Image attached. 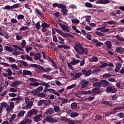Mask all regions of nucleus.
Wrapping results in <instances>:
<instances>
[{
    "label": "nucleus",
    "mask_w": 124,
    "mask_h": 124,
    "mask_svg": "<svg viewBox=\"0 0 124 124\" xmlns=\"http://www.w3.org/2000/svg\"><path fill=\"white\" fill-rule=\"evenodd\" d=\"M29 65L30 67H36V68L41 69L43 71V72H50V71H52L51 68H44L42 66H40V65H37L36 64H30Z\"/></svg>",
    "instance_id": "nucleus-1"
},
{
    "label": "nucleus",
    "mask_w": 124,
    "mask_h": 124,
    "mask_svg": "<svg viewBox=\"0 0 124 124\" xmlns=\"http://www.w3.org/2000/svg\"><path fill=\"white\" fill-rule=\"evenodd\" d=\"M43 91V86H39L38 88L34 89L31 92V94L35 96V95H38L39 93H41Z\"/></svg>",
    "instance_id": "nucleus-2"
},
{
    "label": "nucleus",
    "mask_w": 124,
    "mask_h": 124,
    "mask_svg": "<svg viewBox=\"0 0 124 124\" xmlns=\"http://www.w3.org/2000/svg\"><path fill=\"white\" fill-rule=\"evenodd\" d=\"M83 46H82V45L81 44L78 43L75 45L74 46V49L77 52V53H78V54H81V49H82Z\"/></svg>",
    "instance_id": "nucleus-3"
},
{
    "label": "nucleus",
    "mask_w": 124,
    "mask_h": 124,
    "mask_svg": "<svg viewBox=\"0 0 124 124\" xmlns=\"http://www.w3.org/2000/svg\"><path fill=\"white\" fill-rule=\"evenodd\" d=\"M117 92V89L111 86H108L106 89L107 93H115Z\"/></svg>",
    "instance_id": "nucleus-4"
},
{
    "label": "nucleus",
    "mask_w": 124,
    "mask_h": 124,
    "mask_svg": "<svg viewBox=\"0 0 124 124\" xmlns=\"http://www.w3.org/2000/svg\"><path fill=\"white\" fill-rule=\"evenodd\" d=\"M59 25L60 27H61V28L62 29V31H66L69 32L70 29L66 25L62 24L60 23H59Z\"/></svg>",
    "instance_id": "nucleus-5"
},
{
    "label": "nucleus",
    "mask_w": 124,
    "mask_h": 124,
    "mask_svg": "<svg viewBox=\"0 0 124 124\" xmlns=\"http://www.w3.org/2000/svg\"><path fill=\"white\" fill-rule=\"evenodd\" d=\"M96 4H107L110 3L109 0H97L95 1Z\"/></svg>",
    "instance_id": "nucleus-6"
},
{
    "label": "nucleus",
    "mask_w": 124,
    "mask_h": 124,
    "mask_svg": "<svg viewBox=\"0 0 124 124\" xmlns=\"http://www.w3.org/2000/svg\"><path fill=\"white\" fill-rule=\"evenodd\" d=\"M37 113H38V110L35 109H31L28 112V117H31L32 115H36Z\"/></svg>",
    "instance_id": "nucleus-7"
},
{
    "label": "nucleus",
    "mask_w": 124,
    "mask_h": 124,
    "mask_svg": "<svg viewBox=\"0 0 124 124\" xmlns=\"http://www.w3.org/2000/svg\"><path fill=\"white\" fill-rule=\"evenodd\" d=\"M61 35L63 37H71V38H75V36L69 33H64L63 32H62Z\"/></svg>",
    "instance_id": "nucleus-8"
},
{
    "label": "nucleus",
    "mask_w": 124,
    "mask_h": 124,
    "mask_svg": "<svg viewBox=\"0 0 124 124\" xmlns=\"http://www.w3.org/2000/svg\"><path fill=\"white\" fill-rule=\"evenodd\" d=\"M46 120L49 123H52V124L54 123H57L58 122L57 119L53 118V117L50 116L46 117Z\"/></svg>",
    "instance_id": "nucleus-9"
},
{
    "label": "nucleus",
    "mask_w": 124,
    "mask_h": 124,
    "mask_svg": "<svg viewBox=\"0 0 124 124\" xmlns=\"http://www.w3.org/2000/svg\"><path fill=\"white\" fill-rule=\"evenodd\" d=\"M41 118H42V114L36 115L33 118L34 122L37 123L38 122H40L41 121Z\"/></svg>",
    "instance_id": "nucleus-10"
},
{
    "label": "nucleus",
    "mask_w": 124,
    "mask_h": 124,
    "mask_svg": "<svg viewBox=\"0 0 124 124\" xmlns=\"http://www.w3.org/2000/svg\"><path fill=\"white\" fill-rule=\"evenodd\" d=\"M22 84V81L19 80H16L14 81L13 83L11 85V87H13V88H15V87H18V86H19V85H21Z\"/></svg>",
    "instance_id": "nucleus-11"
},
{
    "label": "nucleus",
    "mask_w": 124,
    "mask_h": 124,
    "mask_svg": "<svg viewBox=\"0 0 124 124\" xmlns=\"http://www.w3.org/2000/svg\"><path fill=\"white\" fill-rule=\"evenodd\" d=\"M82 73H83V75L88 77L92 74V70H88L87 71L86 70H82Z\"/></svg>",
    "instance_id": "nucleus-12"
},
{
    "label": "nucleus",
    "mask_w": 124,
    "mask_h": 124,
    "mask_svg": "<svg viewBox=\"0 0 124 124\" xmlns=\"http://www.w3.org/2000/svg\"><path fill=\"white\" fill-rule=\"evenodd\" d=\"M45 114L46 115H52V114H54V108H47L45 112Z\"/></svg>",
    "instance_id": "nucleus-13"
},
{
    "label": "nucleus",
    "mask_w": 124,
    "mask_h": 124,
    "mask_svg": "<svg viewBox=\"0 0 124 124\" xmlns=\"http://www.w3.org/2000/svg\"><path fill=\"white\" fill-rule=\"evenodd\" d=\"M80 51L81 53H79V55H84V54H85V55H88V54H89V50L87 48L82 47L80 49Z\"/></svg>",
    "instance_id": "nucleus-14"
},
{
    "label": "nucleus",
    "mask_w": 124,
    "mask_h": 124,
    "mask_svg": "<svg viewBox=\"0 0 124 124\" xmlns=\"http://www.w3.org/2000/svg\"><path fill=\"white\" fill-rule=\"evenodd\" d=\"M35 13L41 17H44V14L37 8L35 9Z\"/></svg>",
    "instance_id": "nucleus-15"
},
{
    "label": "nucleus",
    "mask_w": 124,
    "mask_h": 124,
    "mask_svg": "<svg viewBox=\"0 0 124 124\" xmlns=\"http://www.w3.org/2000/svg\"><path fill=\"white\" fill-rule=\"evenodd\" d=\"M122 68V64H121L120 62H117L116 64V67L115 69V72H119L120 71V70Z\"/></svg>",
    "instance_id": "nucleus-16"
},
{
    "label": "nucleus",
    "mask_w": 124,
    "mask_h": 124,
    "mask_svg": "<svg viewBox=\"0 0 124 124\" xmlns=\"http://www.w3.org/2000/svg\"><path fill=\"white\" fill-rule=\"evenodd\" d=\"M29 100L30 99H27L25 100V103L26 104L27 103V105L26 106V108H30V107H31V106L33 105V103L31 101H29Z\"/></svg>",
    "instance_id": "nucleus-17"
},
{
    "label": "nucleus",
    "mask_w": 124,
    "mask_h": 124,
    "mask_svg": "<svg viewBox=\"0 0 124 124\" xmlns=\"http://www.w3.org/2000/svg\"><path fill=\"white\" fill-rule=\"evenodd\" d=\"M7 72L8 74L5 73H3V76L4 77H7L8 76H11L12 75V72L10 68L7 69Z\"/></svg>",
    "instance_id": "nucleus-18"
},
{
    "label": "nucleus",
    "mask_w": 124,
    "mask_h": 124,
    "mask_svg": "<svg viewBox=\"0 0 124 124\" xmlns=\"http://www.w3.org/2000/svg\"><path fill=\"white\" fill-rule=\"evenodd\" d=\"M72 60H73L70 62L71 64L72 65H76L77 63H79V62H80V61L79 60L76 59L75 58H73Z\"/></svg>",
    "instance_id": "nucleus-19"
},
{
    "label": "nucleus",
    "mask_w": 124,
    "mask_h": 124,
    "mask_svg": "<svg viewBox=\"0 0 124 124\" xmlns=\"http://www.w3.org/2000/svg\"><path fill=\"white\" fill-rule=\"evenodd\" d=\"M23 76H26V75H29V76H31L32 75V73L30 71H28L27 70H24L23 71Z\"/></svg>",
    "instance_id": "nucleus-20"
},
{
    "label": "nucleus",
    "mask_w": 124,
    "mask_h": 124,
    "mask_svg": "<svg viewBox=\"0 0 124 124\" xmlns=\"http://www.w3.org/2000/svg\"><path fill=\"white\" fill-rule=\"evenodd\" d=\"M41 57H42L41 54L38 53L35 54L33 59L34 60H35V61H38L39 60H40V59H41Z\"/></svg>",
    "instance_id": "nucleus-21"
},
{
    "label": "nucleus",
    "mask_w": 124,
    "mask_h": 124,
    "mask_svg": "<svg viewBox=\"0 0 124 124\" xmlns=\"http://www.w3.org/2000/svg\"><path fill=\"white\" fill-rule=\"evenodd\" d=\"M82 82L83 83L81 85L82 89H85V88H86V87H88V86L89 85V81H86V80H85V79H84L82 81Z\"/></svg>",
    "instance_id": "nucleus-22"
},
{
    "label": "nucleus",
    "mask_w": 124,
    "mask_h": 124,
    "mask_svg": "<svg viewBox=\"0 0 124 124\" xmlns=\"http://www.w3.org/2000/svg\"><path fill=\"white\" fill-rule=\"evenodd\" d=\"M104 44L105 45H106V46L108 47V49L110 48H112V43H111L110 41L105 42Z\"/></svg>",
    "instance_id": "nucleus-23"
},
{
    "label": "nucleus",
    "mask_w": 124,
    "mask_h": 124,
    "mask_svg": "<svg viewBox=\"0 0 124 124\" xmlns=\"http://www.w3.org/2000/svg\"><path fill=\"white\" fill-rule=\"evenodd\" d=\"M70 116L71 118H77L79 116V113L76 112H71Z\"/></svg>",
    "instance_id": "nucleus-24"
},
{
    "label": "nucleus",
    "mask_w": 124,
    "mask_h": 124,
    "mask_svg": "<svg viewBox=\"0 0 124 124\" xmlns=\"http://www.w3.org/2000/svg\"><path fill=\"white\" fill-rule=\"evenodd\" d=\"M90 62H98V58L95 56H93L91 59L90 60Z\"/></svg>",
    "instance_id": "nucleus-25"
},
{
    "label": "nucleus",
    "mask_w": 124,
    "mask_h": 124,
    "mask_svg": "<svg viewBox=\"0 0 124 124\" xmlns=\"http://www.w3.org/2000/svg\"><path fill=\"white\" fill-rule=\"evenodd\" d=\"M93 87H97V88H101L102 84H101V82H96L93 84Z\"/></svg>",
    "instance_id": "nucleus-26"
},
{
    "label": "nucleus",
    "mask_w": 124,
    "mask_h": 124,
    "mask_svg": "<svg viewBox=\"0 0 124 124\" xmlns=\"http://www.w3.org/2000/svg\"><path fill=\"white\" fill-rule=\"evenodd\" d=\"M61 12L62 13V15H63V16H66V15H67L68 10H67L65 8H64L61 10Z\"/></svg>",
    "instance_id": "nucleus-27"
},
{
    "label": "nucleus",
    "mask_w": 124,
    "mask_h": 124,
    "mask_svg": "<svg viewBox=\"0 0 124 124\" xmlns=\"http://www.w3.org/2000/svg\"><path fill=\"white\" fill-rule=\"evenodd\" d=\"M92 92L93 93H96V94H98V93H100V91L99 90V89L96 87L93 88L92 89Z\"/></svg>",
    "instance_id": "nucleus-28"
},
{
    "label": "nucleus",
    "mask_w": 124,
    "mask_h": 124,
    "mask_svg": "<svg viewBox=\"0 0 124 124\" xmlns=\"http://www.w3.org/2000/svg\"><path fill=\"white\" fill-rule=\"evenodd\" d=\"M102 104H105L106 105H108V106H112L113 105V103L109 101H104L102 102Z\"/></svg>",
    "instance_id": "nucleus-29"
},
{
    "label": "nucleus",
    "mask_w": 124,
    "mask_h": 124,
    "mask_svg": "<svg viewBox=\"0 0 124 124\" xmlns=\"http://www.w3.org/2000/svg\"><path fill=\"white\" fill-rule=\"evenodd\" d=\"M102 77L104 79H108V78H110V77H112V75L109 73L104 74L102 76Z\"/></svg>",
    "instance_id": "nucleus-30"
},
{
    "label": "nucleus",
    "mask_w": 124,
    "mask_h": 124,
    "mask_svg": "<svg viewBox=\"0 0 124 124\" xmlns=\"http://www.w3.org/2000/svg\"><path fill=\"white\" fill-rule=\"evenodd\" d=\"M85 6L88 8H93V4H91V2H85Z\"/></svg>",
    "instance_id": "nucleus-31"
},
{
    "label": "nucleus",
    "mask_w": 124,
    "mask_h": 124,
    "mask_svg": "<svg viewBox=\"0 0 124 124\" xmlns=\"http://www.w3.org/2000/svg\"><path fill=\"white\" fill-rule=\"evenodd\" d=\"M58 42L60 44H64V40L61 36H58Z\"/></svg>",
    "instance_id": "nucleus-32"
},
{
    "label": "nucleus",
    "mask_w": 124,
    "mask_h": 124,
    "mask_svg": "<svg viewBox=\"0 0 124 124\" xmlns=\"http://www.w3.org/2000/svg\"><path fill=\"white\" fill-rule=\"evenodd\" d=\"M80 93H81V94H92L93 93V92L91 91H81Z\"/></svg>",
    "instance_id": "nucleus-33"
},
{
    "label": "nucleus",
    "mask_w": 124,
    "mask_h": 124,
    "mask_svg": "<svg viewBox=\"0 0 124 124\" xmlns=\"http://www.w3.org/2000/svg\"><path fill=\"white\" fill-rule=\"evenodd\" d=\"M18 62H20V63H21V64H22V65H24V66H28L29 64H28V63L23 60H20L19 61H18Z\"/></svg>",
    "instance_id": "nucleus-34"
},
{
    "label": "nucleus",
    "mask_w": 124,
    "mask_h": 124,
    "mask_svg": "<svg viewBox=\"0 0 124 124\" xmlns=\"http://www.w3.org/2000/svg\"><path fill=\"white\" fill-rule=\"evenodd\" d=\"M40 85L41 86H45V87H51L50 86V85H49L48 82V83H46V82H45V81L41 82L40 83Z\"/></svg>",
    "instance_id": "nucleus-35"
},
{
    "label": "nucleus",
    "mask_w": 124,
    "mask_h": 124,
    "mask_svg": "<svg viewBox=\"0 0 124 124\" xmlns=\"http://www.w3.org/2000/svg\"><path fill=\"white\" fill-rule=\"evenodd\" d=\"M71 108L72 110H74L77 108V104L76 103H73L71 104Z\"/></svg>",
    "instance_id": "nucleus-36"
},
{
    "label": "nucleus",
    "mask_w": 124,
    "mask_h": 124,
    "mask_svg": "<svg viewBox=\"0 0 124 124\" xmlns=\"http://www.w3.org/2000/svg\"><path fill=\"white\" fill-rule=\"evenodd\" d=\"M5 49L6 51H8V52H11L13 51V48L12 47H10L8 46H5Z\"/></svg>",
    "instance_id": "nucleus-37"
},
{
    "label": "nucleus",
    "mask_w": 124,
    "mask_h": 124,
    "mask_svg": "<svg viewBox=\"0 0 124 124\" xmlns=\"http://www.w3.org/2000/svg\"><path fill=\"white\" fill-rule=\"evenodd\" d=\"M100 83L101 85H108L109 84V82L106 79H102L100 81Z\"/></svg>",
    "instance_id": "nucleus-38"
},
{
    "label": "nucleus",
    "mask_w": 124,
    "mask_h": 124,
    "mask_svg": "<svg viewBox=\"0 0 124 124\" xmlns=\"http://www.w3.org/2000/svg\"><path fill=\"white\" fill-rule=\"evenodd\" d=\"M42 28H49L50 24H47L46 22H43L41 25Z\"/></svg>",
    "instance_id": "nucleus-39"
},
{
    "label": "nucleus",
    "mask_w": 124,
    "mask_h": 124,
    "mask_svg": "<svg viewBox=\"0 0 124 124\" xmlns=\"http://www.w3.org/2000/svg\"><path fill=\"white\" fill-rule=\"evenodd\" d=\"M43 77L46 79H47V80H52V77L46 74H43Z\"/></svg>",
    "instance_id": "nucleus-40"
},
{
    "label": "nucleus",
    "mask_w": 124,
    "mask_h": 124,
    "mask_svg": "<svg viewBox=\"0 0 124 124\" xmlns=\"http://www.w3.org/2000/svg\"><path fill=\"white\" fill-rule=\"evenodd\" d=\"M71 22L73 24H79L80 23V20L77 19V18H74L71 20Z\"/></svg>",
    "instance_id": "nucleus-41"
},
{
    "label": "nucleus",
    "mask_w": 124,
    "mask_h": 124,
    "mask_svg": "<svg viewBox=\"0 0 124 124\" xmlns=\"http://www.w3.org/2000/svg\"><path fill=\"white\" fill-rule=\"evenodd\" d=\"M30 86H32L33 87H38L39 86L40 83L39 82H31L29 84Z\"/></svg>",
    "instance_id": "nucleus-42"
},
{
    "label": "nucleus",
    "mask_w": 124,
    "mask_h": 124,
    "mask_svg": "<svg viewBox=\"0 0 124 124\" xmlns=\"http://www.w3.org/2000/svg\"><path fill=\"white\" fill-rule=\"evenodd\" d=\"M100 71H101V70L99 68H96L93 70L92 73H99Z\"/></svg>",
    "instance_id": "nucleus-43"
},
{
    "label": "nucleus",
    "mask_w": 124,
    "mask_h": 124,
    "mask_svg": "<svg viewBox=\"0 0 124 124\" xmlns=\"http://www.w3.org/2000/svg\"><path fill=\"white\" fill-rule=\"evenodd\" d=\"M44 105L45 106H48V105H50L51 104V100H44Z\"/></svg>",
    "instance_id": "nucleus-44"
},
{
    "label": "nucleus",
    "mask_w": 124,
    "mask_h": 124,
    "mask_svg": "<svg viewBox=\"0 0 124 124\" xmlns=\"http://www.w3.org/2000/svg\"><path fill=\"white\" fill-rule=\"evenodd\" d=\"M15 118H16V114L12 115L11 118H10L9 122L12 123V122L14 121V119H15Z\"/></svg>",
    "instance_id": "nucleus-45"
},
{
    "label": "nucleus",
    "mask_w": 124,
    "mask_h": 124,
    "mask_svg": "<svg viewBox=\"0 0 124 124\" xmlns=\"http://www.w3.org/2000/svg\"><path fill=\"white\" fill-rule=\"evenodd\" d=\"M25 111L24 110H21L18 113L17 115L18 117H23L25 115Z\"/></svg>",
    "instance_id": "nucleus-46"
},
{
    "label": "nucleus",
    "mask_w": 124,
    "mask_h": 124,
    "mask_svg": "<svg viewBox=\"0 0 124 124\" xmlns=\"http://www.w3.org/2000/svg\"><path fill=\"white\" fill-rule=\"evenodd\" d=\"M54 111L55 112H56L57 113H60L61 112V108L60 107L58 106H55L54 107Z\"/></svg>",
    "instance_id": "nucleus-47"
},
{
    "label": "nucleus",
    "mask_w": 124,
    "mask_h": 124,
    "mask_svg": "<svg viewBox=\"0 0 124 124\" xmlns=\"http://www.w3.org/2000/svg\"><path fill=\"white\" fill-rule=\"evenodd\" d=\"M81 75H83V73H77L75 74V79H77L78 78H79V77H81Z\"/></svg>",
    "instance_id": "nucleus-48"
},
{
    "label": "nucleus",
    "mask_w": 124,
    "mask_h": 124,
    "mask_svg": "<svg viewBox=\"0 0 124 124\" xmlns=\"http://www.w3.org/2000/svg\"><path fill=\"white\" fill-rule=\"evenodd\" d=\"M124 106L114 108H113V110H114L113 112H115V111L117 112V111H116V110H121V109H124Z\"/></svg>",
    "instance_id": "nucleus-49"
},
{
    "label": "nucleus",
    "mask_w": 124,
    "mask_h": 124,
    "mask_svg": "<svg viewBox=\"0 0 124 124\" xmlns=\"http://www.w3.org/2000/svg\"><path fill=\"white\" fill-rule=\"evenodd\" d=\"M12 47H14V48H16V49H18L19 51H24V49H22L21 47H19L17 45H14L12 46Z\"/></svg>",
    "instance_id": "nucleus-50"
},
{
    "label": "nucleus",
    "mask_w": 124,
    "mask_h": 124,
    "mask_svg": "<svg viewBox=\"0 0 124 124\" xmlns=\"http://www.w3.org/2000/svg\"><path fill=\"white\" fill-rule=\"evenodd\" d=\"M117 22H115V21L112 20L111 21H107L104 22V24H108L109 25H114V24H116Z\"/></svg>",
    "instance_id": "nucleus-51"
},
{
    "label": "nucleus",
    "mask_w": 124,
    "mask_h": 124,
    "mask_svg": "<svg viewBox=\"0 0 124 124\" xmlns=\"http://www.w3.org/2000/svg\"><path fill=\"white\" fill-rule=\"evenodd\" d=\"M24 121L25 122V124H31V123H32V121L30 119H24Z\"/></svg>",
    "instance_id": "nucleus-52"
},
{
    "label": "nucleus",
    "mask_w": 124,
    "mask_h": 124,
    "mask_svg": "<svg viewBox=\"0 0 124 124\" xmlns=\"http://www.w3.org/2000/svg\"><path fill=\"white\" fill-rule=\"evenodd\" d=\"M11 67L12 68H15L16 70H19V67H18V66L15 64H13L12 65H10Z\"/></svg>",
    "instance_id": "nucleus-53"
},
{
    "label": "nucleus",
    "mask_w": 124,
    "mask_h": 124,
    "mask_svg": "<svg viewBox=\"0 0 124 124\" xmlns=\"http://www.w3.org/2000/svg\"><path fill=\"white\" fill-rule=\"evenodd\" d=\"M76 87V84H74L68 86L66 87L67 90H70L71 89H73V88H75Z\"/></svg>",
    "instance_id": "nucleus-54"
},
{
    "label": "nucleus",
    "mask_w": 124,
    "mask_h": 124,
    "mask_svg": "<svg viewBox=\"0 0 124 124\" xmlns=\"http://www.w3.org/2000/svg\"><path fill=\"white\" fill-rule=\"evenodd\" d=\"M43 104H44V100H40L37 103L38 106H41Z\"/></svg>",
    "instance_id": "nucleus-55"
},
{
    "label": "nucleus",
    "mask_w": 124,
    "mask_h": 124,
    "mask_svg": "<svg viewBox=\"0 0 124 124\" xmlns=\"http://www.w3.org/2000/svg\"><path fill=\"white\" fill-rule=\"evenodd\" d=\"M25 58L27 61H29L30 62H32V58L29 55H26Z\"/></svg>",
    "instance_id": "nucleus-56"
},
{
    "label": "nucleus",
    "mask_w": 124,
    "mask_h": 124,
    "mask_svg": "<svg viewBox=\"0 0 124 124\" xmlns=\"http://www.w3.org/2000/svg\"><path fill=\"white\" fill-rule=\"evenodd\" d=\"M58 8H60L61 9H63L64 8H66V6L62 4H59Z\"/></svg>",
    "instance_id": "nucleus-57"
},
{
    "label": "nucleus",
    "mask_w": 124,
    "mask_h": 124,
    "mask_svg": "<svg viewBox=\"0 0 124 124\" xmlns=\"http://www.w3.org/2000/svg\"><path fill=\"white\" fill-rule=\"evenodd\" d=\"M12 9H14L15 8H19V7H20V4H19V3L15 4L12 6Z\"/></svg>",
    "instance_id": "nucleus-58"
},
{
    "label": "nucleus",
    "mask_w": 124,
    "mask_h": 124,
    "mask_svg": "<svg viewBox=\"0 0 124 124\" xmlns=\"http://www.w3.org/2000/svg\"><path fill=\"white\" fill-rule=\"evenodd\" d=\"M115 38H117V39L119 40V41H124V38H123V37H122L120 36L116 35L115 36Z\"/></svg>",
    "instance_id": "nucleus-59"
},
{
    "label": "nucleus",
    "mask_w": 124,
    "mask_h": 124,
    "mask_svg": "<svg viewBox=\"0 0 124 124\" xmlns=\"http://www.w3.org/2000/svg\"><path fill=\"white\" fill-rule=\"evenodd\" d=\"M26 44H27V42H26V40H23L21 42V47L22 48H25V46H26Z\"/></svg>",
    "instance_id": "nucleus-60"
},
{
    "label": "nucleus",
    "mask_w": 124,
    "mask_h": 124,
    "mask_svg": "<svg viewBox=\"0 0 124 124\" xmlns=\"http://www.w3.org/2000/svg\"><path fill=\"white\" fill-rule=\"evenodd\" d=\"M61 121L64 122V123H66L68 121V118H67L65 117H62L61 118Z\"/></svg>",
    "instance_id": "nucleus-61"
},
{
    "label": "nucleus",
    "mask_w": 124,
    "mask_h": 124,
    "mask_svg": "<svg viewBox=\"0 0 124 124\" xmlns=\"http://www.w3.org/2000/svg\"><path fill=\"white\" fill-rule=\"evenodd\" d=\"M38 96H39V97H45L46 96V95H45V94H44V93H39V94H38Z\"/></svg>",
    "instance_id": "nucleus-62"
},
{
    "label": "nucleus",
    "mask_w": 124,
    "mask_h": 124,
    "mask_svg": "<svg viewBox=\"0 0 124 124\" xmlns=\"http://www.w3.org/2000/svg\"><path fill=\"white\" fill-rule=\"evenodd\" d=\"M67 65H68V67H69V68H70V69H71V70H74V67H73V66H72V64L71 63H67Z\"/></svg>",
    "instance_id": "nucleus-63"
},
{
    "label": "nucleus",
    "mask_w": 124,
    "mask_h": 124,
    "mask_svg": "<svg viewBox=\"0 0 124 124\" xmlns=\"http://www.w3.org/2000/svg\"><path fill=\"white\" fill-rule=\"evenodd\" d=\"M35 28H36V29H37V30L40 29V22H37V23L36 24V25H35Z\"/></svg>",
    "instance_id": "nucleus-64"
}]
</instances>
